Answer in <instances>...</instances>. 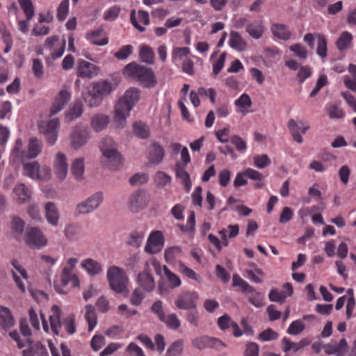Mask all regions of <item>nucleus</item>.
<instances>
[{"mask_svg":"<svg viewBox=\"0 0 356 356\" xmlns=\"http://www.w3.org/2000/svg\"><path fill=\"white\" fill-rule=\"evenodd\" d=\"M110 122L108 115L103 113L94 115L90 120V127L95 132H100L106 129Z\"/></svg>","mask_w":356,"mask_h":356,"instance_id":"obj_19","label":"nucleus"},{"mask_svg":"<svg viewBox=\"0 0 356 356\" xmlns=\"http://www.w3.org/2000/svg\"><path fill=\"white\" fill-rule=\"evenodd\" d=\"M139 56L143 63L153 64L154 61V53L148 45H143L140 49Z\"/></svg>","mask_w":356,"mask_h":356,"instance_id":"obj_37","label":"nucleus"},{"mask_svg":"<svg viewBox=\"0 0 356 356\" xmlns=\"http://www.w3.org/2000/svg\"><path fill=\"white\" fill-rule=\"evenodd\" d=\"M90 138V131L83 124H76L70 134V145L74 149H80L84 146Z\"/></svg>","mask_w":356,"mask_h":356,"instance_id":"obj_10","label":"nucleus"},{"mask_svg":"<svg viewBox=\"0 0 356 356\" xmlns=\"http://www.w3.org/2000/svg\"><path fill=\"white\" fill-rule=\"evenodd\" d=\"M51 312L53 315L49 316V321L52 332L58 335L59 333L58 329L61 327L60 316L62 312L58 306L54 305L51 307Z\"/></svg>","mask_w":356,"mask_h":356,"instance_id":"obj_25","label":"nucleus"},{"mask_svg":"<svg viewBox=\"0 0 356 356\" xmlns=\"http://www.w3.org/2000/svg\"><path fill=\"white\" fill-rule=\"evenodd\" d=\"M253 159L254 165L258 168H264L271 163L270 159L266 154L255 156Z\"/></svg>","mask_w":356,"mask_h":356,"instance_id":"obj_51","label":"nucleus"},{"mask_svg":"<svg viewBox=\"0 0 356 356\" xmlns=\"http://www.w3.org/2000/svg\"><path fill=\"white\" fill-rule=\"evenodd\" d=\"M268 298L271 302L282 304L287 298V295H286L285 291H279L277 289H273L270 291Z\"/></svg>","mask_w":356,"mask_h":356,"instance_id":"obj_46","label":"nucleus"},{"mask_svg":"<svg viewBox=\"0 0 356 356\" xmlns=\"http://www.w3.org/2000/svg\"><path fill=\"white\" fill-rule=\"evenodd\" d=\"M70 0H63L57 8V18L59 21L65 20L69 12Z\"/></svg>","mask_w":356,"mask_h":356,"instance_id":"obj_45","label":"nucleus"},{"mask_svg":"<svg viewBox=\"0 0 356 356\" xmlns=\"http://www.w3.org/2000/svg\"><path fill=\"white\" fill-rule=\"evenodd\" d=\"M289 49L300 58L305 59L307 57V51L300 44L290 46Z\"/></svg>","mask_w":356,"mask_h":356,"instance_id":"obj_59","label":"nucleus"},{"mask_svg":"<svg viewBox=\"0 0 356 356\" xmlns=\"http://www.w3.org/2000/svg\"><path fill=\"white\" fill-rule=\"evenodd\" d=\"M327 83V76L325 75H321L316 83L314 88L311 92L309 97H315L318 92L321 90V89L325 86Z\"/></svg>","mask_w":356,"mask_h":356,"instance_id":"obj_56","label":"nucleus"},{"mask_svg":"<svg viewBox=\"0 0 356 356\" xmlns=\"http://www.w3.org/2000/svg\"><path fill=\"white\" fill-rule=\"evenodd\" d=\"M327 110L330 118L340 119L343 117V111L337 105H330L327 107Z\"/></svg>","mask_w":356,"mask_h":356,"instance_id":"obj_57","label":"nucleus"},{"mask_svg":"<svg viewBox=\"0 0 356 356\" xmlns=\"http://www.w3.org/2000/svg\"><path fill=\"white\" fill-rule=\"evenodd\" d=\"M198 295L195 291H186L181 293L175 300V306L182 310L197 308Z\"/></svg>","mask_w":356,"mask_h":356,"instance_id":"obj_11","label":"nucleus"},{"mask_svg":"<svg viewBox=\"0 0 356 356\" xmlns=\"http://www.w3.org/2000/svg\"><path fill=\"white\" fill-rule=\"evenodd\" d=\"M352 41V34L348 31H344L336 41V46L340 51H343L350 47Z\"/></svg>","mask_w":356,"mask_h":356,"instance_id":"obj_30","label":"nucleus"},{"mask_svg":"<svg viewBox=\"0 0 356 356\" xmlns=\"http://www.w3.org/2000/svg\"><path fill=\"white\" fill-rule=\"evenodd\" d=\"M134 132L138 137L142 139L147 138L149 136L148 127L141 122H136L134 124Z\"/></svg>","mask_w":356,"mask_h":356,"instance_id":"obj_39","label":"nucleus"},{"mask_svg":"<svg viewBox=\"0 0 356 356\" xmlns=\"http://www.w3.org/2000/svg\"><path fill=\"white\" fill-rule=\"evenodd\" d=\"M85 318L88 323V331L91 332L97 324V315L95 308L91 305L86 306Z\"/></svg>","mask_w":356,"mask_h":356,"instance_id":"obj_36","label":"nucleus"},{"mask_svg":"<svg viewBox=\"0 0 356 356\" xmlns=\"http://www.w3.org/2000/svg\"><path fill=\"white\" fill-rule=\"evenodd\" d=\"M14 198L18 204H24L31 197V190L24 184H18L13 188Z\"/></svg>","mask_w":356,"mask_h":356,"instance_id":"obj_18","label":"nucleus"},{"mask_svg":"<svg viewBox=\"0 0 356 356\" xmlns=\"http://www.w3.org/2000/svg\"><path fill=\"white\" fill-rule=\"evenodd\" d=\"M144 238V234L143 232H133L130 235V239L128 242V244L132 247L134 248H139L140 247L143 241Z\"/></svg>","mask_w":356,"mask_h":356,"instance_id":"obj_49","label":"nucleus"},{"mask_svg":"<svg viewBox=\"0 0 356 356\" xmlns=\"http://www.w3.org/2000/svg\"><path fill=\"white\" fill-rule=\"evenodd\" d=\"M10 219V229L12 232L17 235L22 236L24 232L25 222L17 216H12Z\"/></svg>","mask_w":356,"mask_h":356,"instance_id":"obj_34","label":"nucleus"},{"mask_svg":"<svg viewBox=\"0 0 356 356\" xmlns=\"http://www.w3.org/2000/svg\"><path fill=\"white\" fill-rule=\"evenodd\" d=\"M98 67L88 61L81 60L78 67V75L81 78L91 79L98 74Z\"/></svg>","mask_w":356,"mask_h":356,"instance_id":"obj_17","label":"nucleus"},{"mask_svg":"<svg viewBox=\"0 0 356 356\" xmlns=\"http://www.w3.org/2000/svg\"><path fill=\"white\" fill-rule=\"evenodd\" d=\"M83 112L82 103L79 101L74 102L65 113V121L70 122L81 117Z\"/></svg>","mask_w":356,"mask_h":356,"instance_id":"obj_21","label":"nucleus"},{"mask_svg":"<svg viewBox=\"0 0 356 356\" xmlns=\"http://www.w3.org/2000/svg\"><path fill=\"white\" fill-rule=\"evenodd\" d=\"M70 99L71 93L68 91L67 87L63 86V88L59 91L58 95L54 99L49 115H54L61 111Z\"/></svg>","mask_w":356,"mask_h":356,"instance_id":"obj_13","label":"nucleus"},{"mask_svg":"<svg viewBox=\"0 0 356 356\" xmlns=\"http://www.w3.org/2000/svg\"><path fill=\"white\" fill-rule=\"evenodd\" d=\"M19 3L26 16V19L31 20L34 15V7L31 0H19Z\"/></svg>","mask_w":356,"mask_h":356,"instance_id":"obj_42","label":"nucleus"},{"mask_svg":"<svg viewBox=\"0 0 356 356\" xmlns=\"http://www.w3.org/2000/svg\"><path fill=\"white\" fill-rule=\"evenodd\" d=\"M107 279L113 291L118 293H124V296L128 295V279L121 268L115 266L110 267L107 271Z\"/></svg>","mask_w":356,"mask_h":356,"instance_id":"obj_5","label":"nucleus"},{"mask_svg":"<svg viewBox=\"0 0 356 356\" xmlns=\"http://www.w3.org/2000/svg\"><path fill=\"white\" fill-rule=\"evenodd\" d=\"M252 100L250 97L243 93L238 99L235 101V105L240 108L250 107L252 106Z\"/></svg>","mask_w":356,"mask_h":356,"instance_id":"obj_60","label":"nucleus"},{"mask_svg":"<svg viewBox=\"0 0 356 356\" xmlns=\"http://www.w3.org/2000/svg\"><path fill=\"white\" fill-rule=\"evenodd\" d=\"M216 274L224 283H227L229 281V273L220 264L216 266Z\"/></svg>","mask_w":356,"mask_h":356,"instance_id":"obj_61","label":"nucleus"},{"mask_svg":"<svg viewBox=\"0 0 356 356\" xmlns=\"http://www.w3.org/2000/svg\"><path fill=\"white\" fill-rule=\"evenodd\" d=\"M246 31L252 38L258 40L263 35L264 26L261 22L255 21L247 24Z\"/></svg>","mask_w":356,"mask_h":356,"instance_id":"obj_27","label":"nucleus"},{"mask_svg":"<svg viewBox=\"0 0 356 356\" xmlns=\"http://www.w3.org/2000/svg\"><path fill=\"white\" fill-rule=\"evenodd\" d=\"M124 74L145 88H153L157 84L156 76L150 68L135 63L128 64L124 67Z\"/></svg>","mask_w":356,"mask_h":356,"instance_id":"obj_2","label":"nucleus"},{"mask_svg":"<svg viewBox=\"0 0 356 356\" xmlns=\"http://www.w3.org/2000/svg\"><path fill=\"white\" fill-rule=\"evenodd\" d=\"M305 328V324L300 320L293 321L287 329V333L292 335L300 334Z\"/></svg>","mask_w":356,"mask_h":356,"instance_id":"obj_47","label":"nucleus"},{"mask_svg":"<svg viewBox=\"0 0 356 356\" xmlns=\"http://www.w3.org/2000/svg\"><path fill=\"white\" fill-rule=\"evenodd\" d=\"M114 88L111 82L101 81L92 83V90L86 89L82 92L85 103L90 108L98 107L103 99L108 96Z\"/></svg>","mask_w":356,"mask_h":356,"instance_id":"obj_1","label":"nucleus"},{"mask_svg":"<svg viewBox=\"0 0 356 356\" xmlns=\"http://www.w3.org/2000/svg\"><path fill=\"white\" fill-rule=\"evenodd\" d=\"M24 241L30 248L36 249H40L47 244V239L45 236L36 227L26 228Z\"/></svg>","mask_w":356,"mask_h":356,"instance_id":"obj_7","label":"nucleus"},{"mask_svg":"<svg viewBox=\"0 0 356 356\" xmlns=\"http://www.w3.org/2000/svg\"><path fill=\"white\" fill-rule=\"evenodd\" d=\"M54 172L60 181H63L68 172V165L65 155L61 152L56 154L54 161Z\"/></svg>","mask_w":356,"mask_h":356,"instance_id":"obj_14","label":"nucleus"},{"mask_svg":"<svg viewBox=\"0 0 356 356\" xmlns=\"http://www.w3.org/2000/svg\"><path fill=\"white\" fill-rule=\"evenodd\" d=\"M42 145L40 140L35 137L31 138L29 141L26 157L28 159H34L37 157L42 151Z\"/></svg>","mask_w":356,"mask_h":356,"instance_id":"obj_26","label":"nucleus"},{"mask_svg":"<svg viewBox=\"0 0 356 356\" xmlns=\"http://www.w3.org/2000/svg\"><path fill=\"white\" fill-rule=\"evenodd\" d=\"M148 175L145 172H138L131 176L129 182L131 186L142 185L148 181Z\"/></svg>","mask_w":356,"mask_h":356,"instance_id":"obj_43","label":"nucleus"},{"mask_svg":"<svg viewBox=\"0 0 356 356\" xmlns=\"http://www.w3.org/2000/svg\"><path fill=\"white\" fill-rule=\"evenodd\" d=\"M45 217L47 222L54 227L58 225L59 213L54 202H47L44 205Z\"/></svg>","mask_w":356,"mask_h":356,"instance_id":"obj_20","label":"nucleus"},{"mask_svg":"<svg viewBox=\"0 0 356 356\" xmlns=\"http://www.w3.org/2000/svg\"><path fill=\"white\" fill-rule=\"evenodd\" d=\"M59 125V120L54 118L47 122H42L39 126L40 132L50 145H53L57 140Z\"/></svg>","mask_w":356,"mask_h":356,"instance_id":"obj_8","label":"nucleus"},{"mask_svg":"<svg viewBox=\"0 0 356 356\" xmlns=\"http://www.w3.org/2000/svg\"><path fill=\"white\" fill-rule=\"evenodd\" d=\"M15 325V320L10 310L6 307L0 306V325L4 330L11 328Z\"/></svg>","mask_w":356,"mask_h":356,"instance_id":"obj_23","label":"nucleus"},{"mask_svg":"<svg viewBox=\"0 0 356 356\" xmlns=\"http://www.w3.org/2000/svg\"><path fill=\"white\" fill-rule=\"evenodd\" d=\"M229 45L232 49L240 51H244L247 47L246 42L238 33L235 31H232L230 34Z\"/></svg>","mask_w":356,"mask_h":356,"instance_id":"obj_29","label":"nucleus"},{"mask_svg":"<svg viewBox=\"0 0 356 356\" xmlns=\"http://www.w3.org/2000/svg\"><path fill=\"white\" fill-rule=\"evenodd\" d=\"M132 107L127 102L121 97L117 102L114 111V121L119 128H123L126 124V119L129 115Z\"/></svg>","mask_w":356,"mask_h":356,"instance_id":"obj_12","label":"nucleus"},{"mask_svg":"<svg viewBox=\"0 0 356 356\" xmlns=\"http://www.w3.org/2000/svg\"><path fill=\"white\" fill-rule=\"evenodd\" d=\"M149 193L143 189L136 191L129 200V208L133 213H138L146 208L149 202Z\"/></svg>","mask_w":356,"mask_h":356,"instance_id":"obj_9","label":"nucleus"},{"mask_svg":"<svg viewBox=\"0 0 356 356\" xmlns=\"http://www.w3.org/2000/svg\"><path fill=\"white\" fill-rule=\"evenodd\" d=\"M164 154L163 148L158 143L153 142L149 147V161L154 164L160 163L163 159Z\"/></svg>","mask_w":356,"mask_h":356,"instance_id":"obj_22","label":"nucleus"},{"mask_svg":"<svg viewBox=\"0 0 356 356\" xmlns=\"http://www.w3.org/2000/svg\"><path fill=\"white\" fill-rule=\"evenodd\" d=\"M183 352V341L177 340L173 342L168 348L166 356H180Z\"/></svg>","mask_w":356,"mask_h":356,"instance_id":"obj_41","label":"nucleus"},{"mask_svg":"<svg viewBox=\"0 0 356 356\" xmlns=\"http://www.w3.org/2000/svg\"><path fill=\"white\" fill-rule=\"evenodd\" d=\"M140 257L136 253L129 257L124 262V266L128 270H134L139 262Z\"/></svg>","mask_w":356,"mask_h":356,"instance_id":"obj_54","label":"nucleus"},{"mask_svg":"<svg viewBox=\"0 0 356 356\" xmlns=\"http://www.w3.org/2000/svg\"><path fill=\"white\" fill-rule=\"evenodd\" d=\"M29 348L22 351L23 356H49L45 346L40 342L37 341L34 345L30 339H26Z\"/></svg>","mask_w":356,"mask_h":356,"instance_id":"obj_15","label":"nucleus"},{"mask_svg":"<svg viewBox=\"0 0 356 356\" xmlns=\"http://www.w3.org/2000/svg\"><path fill=\"white\" fill-rule=\"evenodd\" d=\"M231 143L236 147L239 152H244L246 148V143L238 136L234 135L231 137Z\"/></svg>","mask_w":356,"mask_h":356,"instance_id":"obj_62","label":"nucleus"},{"mask_svg":"<svg viewBox=\"0 0 356 356\" xmlns=\"http://www.w3.org/2000/svg\"><path fill=\"white\" fill-rule=\"evenodd\" d=\"M233 321L227 314H224L218 319V325L220 330H225L231 327Z\"/></svg>","mask_w":356,"mask_h":356,"instance_id":"obj_63","label":"nucleus"},{"mask_svg":"<svg viewBox=\"0 0 356 356\" xmlns=\"http://www.w3.org/2000/svg\"><path fill=\"white\" fill-rule=\"evenodd\" d=\"M163 319L161 321L164 322L171 329L177 330L181 325L180 321L175 314H171L168 316L165 315Z\"/></svg>","mask_w":356,"mask_h":356,"instance_id":"obj_44","label":"nucleus"},{"mask_svg":"<svg viewBox=\"0 0 356 356\" xmlns=\"http://www.w3.org/2000/svg\"><path fill=\"white\" fill-rule=\"evenodd\" d=\"M161 268V264L155 259H151L145 262L143 270L138 274L136 279L142 289L151 292L155 289V280L152 272L154 270L160 275Z\"/></svg>","mask_w":356,"mask_h":356,"instance_id":"obj_3","label":"nucleus"},{"mask_svg":"<svg viewBox=\"0 0 356 356\" xmlns=\"http://www.w3.org/2000/svg\"><path fill=\"white\" fill-rule=\"evenodd\" d=\"M209 337L204 336L195 338L192 341L193 346L200 350L209 348Z\"/></svg>","mask_w":356,"mask_h":356,"instance_id":"obj_53","label":"nucleus"},{"mask_svg":"<svg viewBox=\"0 0 356 356\" xmlns=\"http://www.w3.org/2000/svg\"><path fill=\"white\" fill-rule=\"evenodd\" d=\"M84 170V159L83 158H77L72 162L71 171L76 180L81 181L83 179Z\"/></svg>","mask_w":356,"mask_h":356,"instance_id":"obj_28","label":"nucleus"},{"mask_svg":"<svg viewBox=\"0 0 356 356\" xmlns=\"http://www.w3.org/2000/svg\"><path fill=\"white\" fill-rule=\"evenodd\" d=\"M99 149L104 157L106 159L105 162L112 170H115L118 165L122 164V156L117 149V145L111 137L106 136L99 143Z\"/></svg>","mask_w":356,"mask_h":356,"instance_id":"obj_4","label":"nucleus"},{"mask_svg":"<svg viewBox=\"0 0 356 356\" xmlns=\"http://www.w3.org/2000/svg\"><path fill=\"white\" fill-rule=\"evenodd\" d=\"M24 174L33 179H38L40 174V164L33 161L23 164Z\"/></svg>","mask_w":356,"mask_h":356,"instance_id":"obj_31","label":"nucleus"},{"mask_svg":"<svg viewBox=\"0 0 356 356\" xmlns=\"http://www.w3.org/2000/svg\"><path fill=\"white\" fill-rule=\"evenodd\" d=\"M186 165L177 163L175 165V174L177 178L180 179L186 191L191 190L192 184L189 174L186 170Z\"/></svg>","mask_w":356,"mask_h":356,"instance_id":"obj_24","label":"nucleus"},{"mask_svg":"<svg viewBox=\"0 0 356 356\" xmlns=\"http://www.w3.org/2000/svg\"><path fill=\"white\" fill-rule=\"evenodd\" d=\"M248 297V301L256 307H261L264 305L261 293L254 289Z\"/></svg>","mask_w":356,"mask_h":356,"instance_id":"obj_58","label":"nucleus"},{"mask_svg":"<svg viewBox=\"0 0 356 356\" xmlns=\"http://www.w3.org/2000/svg\"><path fill=\"white\" fill-rule=\"evenodd\" d=\"M154 181L158 186L164 187L170 183L171 177L164 172L159 171L155 175Z\"/></svg>","mask_w":356,"mask_h":356,"instance_id":"obj_48","label":"nucleus"},{"mask_svg":"<svg viewBox=\"0 0 356 356\" xmlns=\"http://www.w3.org/2000/svg\"><path fill=\"white\" fill-rule=\"evenodd\" d=\"M271 29L273 35L280 40H288L291 37L290 31L282 24H275Z\"/></svg>","mask_w":356,"mask_h":356,"instance_id":"obj_32","label":"nucleus"},{"mask_svg":"<svg viewBox=\"0 0 356 356\" xmlns=\"http://www.w3.org/2000/svg\"><path fill=\"white\" fill-rule=\"evenodd\" d=\"M163 268L166 279L169 282L170 287L174 289L180 286L181 280L179 277L176 274L171 272L166 266L164 265Z\"/></svg>","mask_w":356,"mask_h":356,"instance_id":"obj_38","label":"nucleus"},{"mask_svg":"<svg viewBox=\"0 0 356 356\" xmlns=\"http://www.w3.org/2000/svg\"><path fill=\"white\" fill-rule=\"evenodd\" d=\"M244 356H259V346L254 342H250L246 345Z\"/></svg>","mask_w":356,"mask_h":356,"instance_id":"obj_64","label":"nucleus"},{"mask_svg":"<svg viewBox=\"0 0 356 356\" xmlns=\"http://www.w3.org/2000/svg\"><path fill=\"white\" fill-rule=\"evenodd\" d=\"M317 49L316 54L322 58L327 56V40L323 35L316 34Z\"/></svg>","mask_w":356,"mask_h":356,"instance_id":"obj_40","label":"nucleus"},{"mask_svg":"<svg viewBox=\"0 0 356 356\" xmlns=\"http://www.w3.org/2000/svg\"><path fill=\"white\" fill-rule=\"evenodd\" d=\"M148 241L162 249L164 239L161 231H154L149 236Z\"/></svg>","mask_w":356,"mask_h":356,"instance_id":"obj_50","label":"nucleus"},{"mask_svg":"<svg viewBox=\"0 0 356 356\" xmlns=\"http://www.w3.org/2000/svg\"><path fill=\"white\" fill-rule=\"evenodd\" d=\"M278 337V334L271 328H268L259 334V339L262 341L275 340Z\"/></svg>","mask_w":356,"mask_h":356,"instance_id":"obj_55","label":"nucleus"},{"mask_svg":"<svg viewBox=\"0 0 356 356\" xmlns=\"http://www.w3.org/2000/svg\"><path fill=\"white\" fill-rule=\"evenodd\" d=\"M140 90L138 88H132L127 90L121 97L124 101L127 102L132 108L140 99Z\"/></svg>","mask_w":356,"mask_h":356,"instance_id":"obj_35","label":"nucleus"},{"mask_svg":"<svg viewBox=\"0 0 356 356\" xmlns=\"http://www.w3.org/2000/svg\"><path fill=\"white\" fill-rule=\"evenodd\" d=\"M81 265L91 275H97L102 270V266L92 259H87L84 260Z\"/></svg>","mask_w":356,"mask_h":356,"instance_id":"obj_33","label":"nucleus"},{"mask_svg":"<svg viewBox=\"0 0 356 356\" xmlns=\"http://www.w3.org/2000/svg\"><path fill=\"white\" fill-rule=\"evenodd\" d=\"M104 194L102 191L95 193L84 201L79 202L75 208V216L85 215L96 210L103 202Z\"/></svg>","mask_w":356,"mask_h":356,"instance_id":"obj_6","label":"nucleus"},{"mask_svg":"<svg viewBox=\"0 0 356 356\" xmlns=\"http://www.w3.org/2000/svg\"><path fill=\"white\" fill-rule=\"evenodd\" d=\"M325 353L327 355L335 356H345L348 349V343L346 339H341L337 345L330 343L323 346Z\"/></svg>","mask_w":356,"mask_h":356,"instance_id":"obj_16","label":"nucleus"},{"mask_svg":"<svg viewBox=\"0 0 356 356\" xmlns=\"http://www.w3.org/2000/svg\"><path fill=\"white\" fill-rule=\"evenodd\" d=\"M144 298L145 296L142 291V289L136 288L133 291V293L130 299V302L134 306H139L142 303V301L144 299Z\"/></svg>","mask_w":356,"mask_h":356,"instance_id":"obj_52","label":"nucleus"}]
</instances>
